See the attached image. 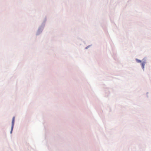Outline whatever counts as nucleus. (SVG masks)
<instances>
[{
	"instance_id": "1",
	"label": "nucleus",
	"mask_w": 151,
	"mask_h": 151,
	"mask_svg": "<svg viewBox=\"0 0 151 151\" xmlns=\"http://www.w3.org/2000/svg\"><path fill=\"white\" fill-rule=\"evenodd\" d=\"M14 120H15V117L14 116L13 117L12 119V125L11 131V133H12L13 127H14Z\"/></svg>"
},
{
	"instance_id": "2",
	"label": "nucleus",
	"mask_w": 151,
	"mask_h": 151,
	"mask_svg": "<svg viewBox=\"0 0 151 151\" xmlns=\"http://www.w3.org/2000/svg\"><path fill=\"white\" fill-rule=\"evenodd\" d=\"M145 63H146V62H144L141 63V65H142V69H144V66H145Z\"/></svg>"
},
{
	"instance_id": "3",
	"label": "nucleus",
	"mask_w": 151,
	"mask_h": 151,
	"mask_svg": "<svg viewBox=\"0 0 151 151\" xmlns=\"http://www.w3.org/2000/svg\"><path fill=\"white\" fill-rule=\"evenodd\" d=\"M136 60L138 63H141V62L140 60H138V59H136Z\"/></svg>"
}]
</instances>
